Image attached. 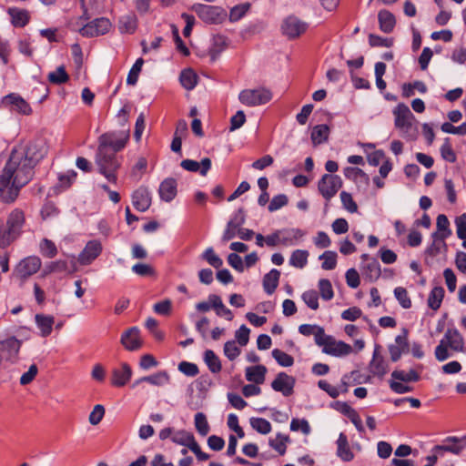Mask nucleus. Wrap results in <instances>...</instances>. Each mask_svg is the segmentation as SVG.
Segmentation results:
<instances>
[{
	"label": "nucleus",
	"mask_w": 466,
	"mask_h": 466,
	"mask_svg": "<svg viewBox=\"0 0 466 466\" xmlns=\"http://www.w3.org/2000/svg\"><path fill=\"white\" fill-rule=\"evenodd\" d=\"M444 289L442 287H434L428 297V306L433 310H437L442 302Z\"/></svg>",
	"instance_id": "4c0bfd02"
},
{
	"label": "nucleus",
	"mask_w": 466,
	"mask_h": 466,
	"mask_svg": "<svg viewBox=\"0 0 466 466\" xmlns=\"http://www.w3.org/2000/svg\"><path fill=\"white\" fill-rule=\"evenodd\" d=\"M76 177V172L74 170H69L65 174H60L58 176V187L62 189L68 188L73 181H75Z\"/></svg>",
	"instance_id": "69168bd1"
},
{
	"label": "nucleus",
	"mask_w": 466,
	"mask_h": 466,
	"mask_svg": "<svg viewBox=\"0 0 466 466\" xmlns=\"http://www.w3.org/2000/svg\"><path fill=\"white\" fill-rule=\"evenodd\" d=\"M47 79L52 84L61 85L68 81L69 76L66 72L65 66H60L56 71L48 74Z\"/></svg>",
	"instance_id": "c03bdc74"
},
{
	"label": "nucleus",
	"mask_w": 466,
	"mask_h": 466,
	"mask_svg": "<svg viewBox=\"0 0 466 466\" xmlns=\"http://www.w3.org/2000/svg\"><path fill=\"white\" fill-rule=\"evenodd\" d=\"M380 29L384 33H390L395 27L396 20L393 14L388 10H381L378 14Z\"/></svg>",
	"instance_id": "c756f323"
},
{
	"label": "nucleus",
	"mask_w": 466,
	"mask_h": 466,
	"mask_svg": "<svg viewBox=\"0 0 466 466\" xmlns=\"http://www.w3.org/2000/svg\"><path fill=\"white\" fill-rule=\"evenodd\" d=\"M461 441V439L455 437V436H450L447 437L444 440V443H452L450 444H442V445H436L432 448V452L441 453L442 455V452H451L455 455L461 454V451L464 449V446L458 445V443Z\"/></svg>",
	"instance_id": "5701e85b"
},
{
	"label": "nucleus",
	"mask_w": 466,
	"mask_h": 466,
	"mask_svg": "<svg viewBox=\"0 0 466 466\" xmlns=\"http://www.w3.org/2000/svg\"><path fill=\"white\" fill-rule=\"evenodd\" d=\"M387 368L383 357L380 354V346H376L370 364V372L373 375L382 377L387 373Z\"/></svg>",
	"instance_id": "a878e982"
},
{
	"label": "nucleus",
	"mask_w": 466,
	"mask_h": 466,
	"mask_svg": "<svg viewBox=\"0 0 466 466\" xmlns=\"http://www.w3.org/2000/svg\"><path fill=\"white\" fill-rule=\"evenodd\" d=\"M436 226L437 231L432 233V238H441V240H445L451 235V230L450 229V222L445 215L441 214L437 217Z\"/></svg>",
	"instance_id": "cd10ccee"
},
{
	"label": "nucleus",
	"mask_w": 466,
	"mask_h": 466,
	"mask_svg": "<svg viewBox=\"0 0 466 466\" xmlns=\"http://www.w3.org/2000/svg\"><path fill=\"white\" fill-rule=\"evenodd\" d=\"M441 130L444 132V133H448V134H457V135H466V123H463L461 124V126L459 127H454L451 123L450 122H444L442 125H441Z\"/></svg>",
	"instance_id": "774afa93"
},
{
	"label": "nucleus",
	"mask_w": 466,
	"mask_h": 466,
	"mask_svg": "<svg viewBox=\"0 0 466 466\" xmlns=\"http://www.w3.org/2000/svg\"><path fill=\"white\" fill-rule=\"evenodd\" d=\"M22 341L15 337H8L0 340V357L2 361L15 363L18 359Z\"/></svg>",
	"instance_id": "f8f14e48"
},
{
	"label": "nucleus",
	"mask_w": 466,
	"mask_h": 466,
	"mask_svg": "<svg viewBox=\"0 0 466 466\" xmlns=\"http://www.w3.org/2000/svg\"><path fill=\"white\" fill-rule=\"evenodd\" d=\"M179 80L184 88L191 90L197 85L198 76L192 69H185L181 72Z\"/></svg>",
	"instance_id": "a19ab883"
},
{
	"label": "nucleus",
	"mask_w": 466,
	"mask_h": 466,
	"mask_svg": "<svg viewBox=\"0 0 466 466\" xmlns=\"http://www.w3.org/2000/svg\"><path fill=\"white\" fill-rule=\"evenodd\" d=\"M301 299L311 309L316 310L319 309V296L316 290L310 289L305 291L301 295Z\"/></svg>",
	"instance_id": "6e6d98bb"
},
{
	"label": "nucleus",
	"mask_w": 466,
	"mask_h": 466,
	"mask_svg": "<svg viewBox=\"0 0 466 466\" xmlns=\"http://www.w3.org/2000/svg\"><path fill=\"white\" fill-rule=\"evenodd\" d=\"M25 222V214L21 209H14L7 217L6 228L0 239V246L5 247L17 239L22 233Z\"/></svg>",
	"instance_id": "39448f33"
},
{
	"label": "nucleus",
	"mask_w": 466,
	"mask_h": 466,
	"mask_svg": "<svg viewBox=\"0 0 466 466\" xmlns=\"http://www.w3.org/2000/svg\"><path fill=\"white\" fill-rule=\"evenodd\" d=\"M105 415L104 406L97 404L94 407L93 410L88 416V421L91 425H97Z\"/></svg>",
	"instance_id": "338daca9"
},
{
	"label": "nucleus",
	"mask_w": 466,
	"mask_h": 466,
	"mask_svg": "<svg viewBox=\"0 0 466 466\" xmlns=\"http://www.w3.org/2000/svg\"><path fill=\"white\" fill-rule=\"evenodd\" d=\"M204 360L208 370L212 373H218L221 369V362L219 358L215 354V352L211 350H207L204 353Z\"/></svg>",
	"instance_id": "ea45409f"
},
{
	"label": "nucleus",
	"mask_w": 466,
	"mask_h": 466,
	"mask_svg": "<svg viewBox=\"0 0 466 466\" xmlns=\"http://www.w3.org/2000/svg\"><path fill=\"white\" fill-rule=\"evenodd\" d=\"M137 28V18L135 15H124L119 20V30L122 33L132 34Z\"/></svg>",
	"instance_id": "a18cd8bd"
},
{
	"label": "nucleus",
	"mask_w": 466,
	"mask_h": 466,
	"mask_svg": "<svg viewBox=\"0 0 466 466\" xmlns=\"http://www.w3.org/2000/svg\"><path fill=\"white\" fill-rule=\"evenodd\" d=\"M128 139V129L120 132L106 133L99 137L98 149L108 151V148L110 147L114 152H117L126 147Z\"/></svg>",
	"instance_id": "423d86ee"
},
{
	"label": "nucleus",
	"mask_w": 466,
	"mask_h": 466,
	"mask_svg": "<svg viewBox=\"0 0 466 466\" xmlns=\"http://www.w3.org/2000/svg\"><path fill=\"white\" fill-rule=\"evenodd\" d=\"M408 350V332L403 329L402 333L395 338V343L389 346V351L392 361L400 359L402 352Z\"/></svg>",
	"instance_id": "412c9836"
},
{
	"label": "nucleus",
	"mask_w": 466,
	"mask_h": 466,
	"mask_svg": "<svg viewBox=\"0 0 466 466\" xmlns=\"http://www.w3.org/2000/svg\"><path fill=\"white\" fill-rule=\"evenodd\" d=\"M249 4H241L231 8L229 12V20L231 22H237L240 20L249 9Z\"/></svg>",
	"instance_id": "052dcab7"
},
{
	"label": "nucleus",
	"mask_w": 466,
	"mask_h": 466,
	"mask_svg": "<svg viewBox=\"0 0 466 466\" xmlns=\"http://www.w3.org/2000/svg\"><path fill=\"white\" fill-rule=\"evenodd\" d=\"M11 23L15 27H24L29 22V13L25 9L11 7L7 11Z\"/></svg>",
	"instance_id": "c85d7f7f"
},
{
	"label": "nucleus",
	"mask_w": 466,
	"mask_h": 466,
	"mask_svg": "<svg viewBox=\"0 0 466 466\" xmlns=\"http://www.w3.org/2000/svg\"><path fill=\"white\" fill-rule=\"evenodd\" d=\"M299 331L304 336L313 335L317 345L325 335L324 329L318 325L302 324L299 327Z\"/></svg>",
	"instance_id": "c9c22d12"
},
{
	"label": "nucleus",
	"mask_w": 466,
	"mask_h": 466,
	"mask_svg": "<svg viewBox=\"0 0 466 466\" xmlns=\"http://www.w3.org/2000/svg\"><path fill=\"white\" fill-rule=\"evenodd\" d=\"M102 252V245L98 240H90L78 255L77 261L81 265L91 264Z\"/></svg>",
	"instance_id": "2eb2a0df"
},
{
	"label": "nucleus",
	"mask_w": 466,
	"mask_h": 466,
	"mask_svg": "<svg viewBox=\"0 0 466 466\" xmlns=\"http://www.w3.org/2000/svg\"><path fill=\"white\" fill-rule=\"evenodd\" d=\"M46 147L43 140H36L14 147L8 161L0 174V199L13 203L20 189L33 177L34 167L46 156Z\"/></svg>",
	"instance_id": "f257e3e1"
},
{
	"label": "nucleus",
	"mask_w": 466,
	"mask_h": 466,
	"mask_svg": "<svg viewBox=\"0 0 466 466\" xmlns=\"http://www.w3.org/2000/svg\"><path fill=\"white\" fill-rule=\"evenodd\" d=\"M144 380L152 386L164 387L170 382V376L167 370H159L148 376H144Z\"/></svg>",
	"instance_id": "72a5a7b5"
},
{
	"label": "nucleus",
	"mask_w": 466,
	"mask_h": 466,
	"mask_svg": "<svg viewBox=\"0 0 466 466\" xmlns=\"http://www.w3.org/2000/svg\"><path fill=\"white\" fill-rule=\"evenodd\" d=\"M147 167V161L146 157H140L131 168L130 177L136 182L139 181L142 176L146 173Z\"/></svg>",
	"instance_id": "37998d69"
},
{
	"label": "nucleus",
	"mask_w": 466,
	"mask_h": 466,
	"mask_svg": "<svg viewBox=\"0 0 466 466\" xmlns=\"http://www.w3.org/2000/svg\"><path fill=\"white\" fill-rule=\"evenodd\" d=\"M191 10L194 11L202 21L208 24L220 23L227 15L226 11L220 6L198 3L194 4L191 6Z\"/></svg>",
	"instance_id": "6e6552de"
},
{
	"label": "nucleus",
	"mask_w": 466,
	"mask_h": 466,
	"mask_svg": "<svg viewBox=\"0 0 466 466\" xmlns=\"http://www.w3.org/2000/svg\"><path fill=\"white\" fill-rule=\"evenodd\" d=\"M394 125L400 131V136L406 139H413L415 137V130L413 128L414 116L409 106L400 103L393 109Z\"/></svg>",
	"instance_id": "20e7f679"
},
{
	"label": "nucleus",
	"mask_w": 466,
	"mask_h": 466,
	"mask_svg": "<svg viewBox=\"0 0 466 466\" xmlns=\"http://www.w3.org/2000/svg\"><path fill=\"white\" fill-rule=\"evenodd\" d=\"M120 342L127 350L134 351L139 350L143 344L139 329L137 327L127 329L122 334Z\"/></svg>",
	"instance_id": "6ab92c4d"
},
{
	"label": "nucleus",
	"mask_w": 466,
	"mask_h": 466,
	"mask_svg": "<svg viewBox=\"0 0 466 466\" xmlns=\"http://www.w3.org/2000/svg\"><path fill=\"white\" fill-rule=\"evenodd\" d=\"M309 252L307 250L297 249L292 252L289 264L295 268H302L308 262Z\"/></svg>",
	"instance_id": "79ce46f5"
},
{
	"label": "nucleus",
	"mask_w": 466,
	"mask_h": 466,
	"mask_svg": "<svg viewBox=\"0 0 466 466\" xmlns=\"http://www.w3.org/2000/svg\"><path fill=\"white\" fill-rule=\"evenodd\" d=\"M295 379L285 372H279L271 382V388L288 397L293 393Z\"/></svg>",
	"instance_id": "dca6fc26"
},
{
	"label": "nucleus",
	"mask_w": 466,
	"mask_h": 466,
	"mask_svg": "<svg viewBox=\"0 0 466 466\" xmlns=\"http://www.w3.org/2000/svg\"><path fill=\"white\" fill-rule=\"evenodd\" d=\"M239 101L247 106H258L272 99V93L265 87L244 89L238 95Z\"/></svg>",
	"instance_id": "0eeeda50"
},
{
	"label": "nucleus",
	"mask_w": 466,
	"mask_h": 466,
	"mask_svg": "<svg viewBox=\"0 0 466 466\" xmlns=\"http://www.w3.org/2000/svg\"><path fill=\"white\" fill-rule=\"evenodd\" d=\"M391 378L402 382H410L418 381L420 380V375L413 370H410L409 372H405L404 370H394L391 373Z\"/></svg>",
	"instance_id": "09e8293b"
},
{
	"label": "nucleus",
	"mask_w": 466,
	"mask_h": 466,
	"mask_svg": "<svg viewBox=\"0 0 466 466\" xmlns=\"http://www.w3.org/2000/svg\"><path fill=\"white\" fill-rule=\"evenodd\" d=\"M288 197L285 194H279L272 198L268 208V211L274 212L285 207L288 204Z\"/></svg>",
	"instance_id": "0e129e2a"
},
{
	"label": "nucleus",
	"mask_w": 466,
	"mask_h": 466,
	"mask_svg": "<svg viewBox=\"0 0 466 466\" xmlns=\"http://www.w3.org/2000/svg\"><path fill=\"white\" fill-rule=\"evenodd\" d=\"M202 258L216 268H220L223 264L222 259L215 253L212 248H207L203 253Z\"/></svg>",
	"instance_id": "680f3d73"
},
{
	"label": "nucleus",
	"mask_w": 466,
	"mask_h": 466,
	"mask_svg": "<svg viewBox=\"0 0 466 466\" xmlns=\"http://www.w3.org/2000/svg\"><path fill=\"white\" fill-rule=\"evenodd\" d=\"M329 134V128L327 125H318L313 127L311 132V140L314 145H319L327 141Z\"/></svg>",
	"instance_id": "58836bf2"
},
{
	"label": "nucleus",
	"mask_w": 466,
	"mask_h": 466,
	"mask_svg": "<svg viewBox=\"0 0 466 466\" xmlns=\"http://www.w3.org/2000/svg\"><path fill=\"white\" fill-rule=\"evenodd\" d=\"M3 103L10 106L11 111L19 114L27 116L32 112L30 105L21 96L15 93L5 96L3 99Z\"/></svg>",
	"instance_id": "f3484780"
},
{
	"label": "nucleus",
	"mask_w": 466,
	"mask_h": 466,
	"mask_svg": "<svg viewBox=\"0 0 466 466\" xmlns=\"http://www.w3.org/2000/svg\"><path fill=\"white\" fill-rule=\"evenodd\" d=\"M42 262L37 256H29L23 258L15 267V276L25 280L30 276L35 274L41 268Z\"/></svg>",
	"instance_id": "9b49d317"
},
{
	"label": "nucleus",
	"mask_w": 466,
	"mask_h": 466,
	"mask_svg": "<svg viewBox=\"0 0 466 466\" xmlns=\"http://www.w3.org/2000/svg\"><path fill=\"white\" fill-rule=\"evenodd\" d=\"M307 28L308 25L306 23L293 15L287 17L281 25L283 35L289 39L299 37L300 35L306 32Z\"/></svg>",
	"instance_id": "4468645a"
},
{
	"label": "nucleus",
	"mask_w": 466,
	"mask_h": 466,
	"mask_svg": "<svg viewBox=\"0 0 466 466\" xmlns=\"http://www.w3.org/2000/svg\"><path fill=\"white\" fill-rule=\"evenodd\" d=\"M454 352H466L464 339L457 329H448L435 349V358L439 361H444L451 357L448 350Z\"/></svg>",
	"instance_id": "f03ea898"
},
{
	"label": "nucleus",
	"mask_w": 466,
	"mask_h": 466,
	"mask_svg": "<svg viewBox=\"0 0 466 466\" xmlns=\"http://www.w3.org/2000/svg\"><path fill=\"white\" fill-rule=\"evenodd\" d=\"M361 259H362V265H361L362 274L370 281L377 280L380 278V273H381L380 265L379 261L374 258H370L368 254H363L361 256Z\"/></svg>",
	"instance_id": "a211bd4d"
},
{
	"label": "nucleus",
	"mask_w": 466,
	"mask_h": 466,
	"mask_svg": "<svg viewBox=\"0 0 466 466\" xmlns=\"http://www.w3.org/2000/svg\"><path fill=\"white\" fill-rule=\"evenodd\" d=\"M280 277V272L273 268L268 273H267L263 278V288L266 293L271 295L279 285V280Z\"/></svg>",
	"instance_id": "473e14b6"
},
{
	"label": "nucleus",
	"mask_w": 466,
	"mask_h": 466,
	"mask_svg": "<svg viewBox=\"0 0 466 466\" xmlns=\"http://www.w3.org/2000/svg\"><path fill=\"white\" fill-rule=\"evenodd\" d=\"M35 322L43 337H47L52 332L55 319L52 316L39 315L35 316Z\"/></svg>",
	"instance_id": "e433bc0d"
},
{
	"label": "nucleus",
	"mask_w": 466,
	"mask_h": 466,
	"mask_svg": "<svg viewBox=\"0 0 466 466\" xmlns=\"http://www.w3.org/2000/svg\"><path fill=\"white\" fill-rule=\"evenodd\" d=\"M241 353L235 340L227 341L224 345V354L229 360H236Z\"/></svg>",
	"instance_id": "13d9d810"
},
{
	"label": "nucleus",
	"mask_w": 466,
	"mask_h": 466,
	"mask_svg": "<svg viewBox=\"0 0 466 466\" xmlns=\"http://www.w3.org/2000/svg\"><path fill=\"white\" fill-rule=\"evenodd\" d=\"M250 426L260 434H268L271 431V424L263 418H251L249 420Z\"/></svg>",
	"instance_id": "49530a36"
},
{
	"label": "nucleus",
	"mask_w": 466,
	"mask_h": 466,
	"mask_svg": "<svg viewBox=\"0 0 466 466\" xmlns=\"http://www.w3.org/2000/svg\"><path fill=\"white\" fill-rule=\"evenodd\" d=\"M344 175L347 178L352 180L364 179L366 182L369 181V177L364 173L363 170L358 167H348L344 169Z\"/></svg>",
	"instance_id": "e2e57ef3"
},
{
	"label": "nucleus",
	"mask_w": 466,
	"mask_h": 466,
	"mask_svg": "<svg viewBox=\"0 0 466 466\" xmlns=\"http://www.w3.org/2000/svg\"><path fill=\"white\" fill-rule=\"evenodd\" d=\"M132 377V369L127 363H122L112 371L111 383L116 387L125 386Z\"/></svg>",
	"instance_id": "4be33fe9"
},
{
	"label": "nucleus",
	"mask_w": 466,
	"mask_h": 466,
	"mask_svg": "<svg viewBox=\"0 0 466 466\" xmlns=\"http://www.w3.org/2000/svg\"><path fill=\"white\" fill-rule=\"evenodd\" d=\"M158 193L162 200L171 201L177 195V181L171 177L166 178L161 182Z\"/></svg>",
	"instance_id": "393cba45"
},
{
	"label": "nucleus",
	"mask_w": 466,
	"mask_h": 466,
	"mask_svg": "<svg viewBox=\"0 0 466 466\" xmlns=\"http://www.w3.org/2000/svg\"><path fill=\"white\" fill-rule=\"evenodd\" d=\"M180 166L185 170H187V171H190V172H198V171H199V173L202 176H206L208 171L211 167V160L208 157H205V158H203L201 160L200 163H198L196 160L184 159V160H182Z\"/></svg>",
	"instance_id": "b1692460"
},
{
	"label": "nucleus",
	"mask_w": 466,
	"mask_h": 466,
	"mask_svg": "<svg viewBox=\"0 0 466 466\" xmlns=\"http://www.w3.org/2000/svg\"><path fill=\"white\" fill-rule=\"evenodd\" d=\"M318 346L322 347V351L335 357H344L352 352L350 345L336 340L332 336L325 334Z\"/></svg>",
	"instance_id": "1a4fd4ad"
},
{
	"label": "nucleus",
	"mask_w": 466,
	"mask_h": 466,
	"mask_svg": "<svg viewBox=\"0 0 466 466\" xmlns=\"http://www.w3.org/2000/svg\"><path fill=\"white\" fill-rule=\"evenodd\" d=\"M319 258L322 260L321 268L325 270H331L337 265V253L334 251H325Z\"/></svg>",
	"instance_id": "3c124183"
},
{
	"label": "nucleus",
	"mask_w": 466,
	"mask_h": 466,
	"mask_svg": "<svg viewBox=\"0 0 466 466\" xmlns=\"http://www.w3.org/2000/svg\"><path fill=\"white\" fill-rule=\"evenodd\" d=\"M272 357L282 367H290L294 363V359L292 356L289 355L288 353L279 349H275L272 350Z\"/></svg>",
	"instance_id": "5fc2aeb1"
},
{
	"label": "nucleus",
	"mask_w": 466,
	"mask_h": 466,
	"mask_svg": "<svg viewBox=\"0 0 466 466\" xmlns=\"http://www.w3.org/2000/svg\"><path fill=\"white\" fill-rule=\"evenodd\" d=\"M337 455L344 461H350L354 455L350 449L348 438L344 433H340L337 441Z\"/></svg>",
	"instance_id": "7c9ffc66"
},
{
	"label": "nucleus",
	"mask_w": 466,
	"mask_h": 466,
	"mask_svg": "<svg viewBox=\"0 0 466 466\" xmlns=\"http://www.w3.org/2000/svg\"><path fill=\"white\" fill-rule=\"evenodd\" d=\"M267 373V369L263 365H257L252 367H248L246 369V379L256 384H261L265 380V375Z\"/></svg>",
	"instance_id": "2f4dec72"
},
{
	"label": "nucleus",
	"mask_w": 466,
	"mask_h": 466,
	"mask_svg": "<svg viewBox=\"0 0 466 466\" xmlns=\"http://www.w3.org/2000/svg\"><path fill=\"white\" fill-rule=\"evenodd\" d=\"M281 245L293 246L298 244L306 235V232L299 228H289L280 231Z\"/></svg>",
	"instance_id": "bb28decb"
},
{
	"label": "nucleus",
	"mask_w": 466,
	"mask_h": 466,
	"mask_svg": "<svg viewBox=\"0 0 466 466\" xmlns=\"http://www.w3.org/2000/svg\"><path fill=\"white\" fill-rule=\"evenodd\" d=\"M319 289L320 296L325 300H329L333 298L334 292L331 283L329 279H322L319 281Z\"/></svg>",
	"instance_id": "bf43d9fd"
},
{
	"label": "nucleus",
	"mask_w": 466,
	"mask_h": 466,
	"mask_svg": "<svg viewBox=\"0 0 466 466\" xmlns=\"http://www.w3.org/2000/svg\"><path fill=\"white\" fill-rule=\"evenodd\" d=\"M171 441L178 445H182L187 447L190 450V447L196 442L194 435L187 431L181 430L174 432L171 437Z\"/></svg>",
	"instance_id": "f704fd0d"
},
{
	"label": "nucleus",
	"mask_w": 466,
	"mask_h": 466,
	"mask_svg": "<svg viewBox=\"0 0 466 466\" xmlns=\"http://www.w3.org/2000/svg\"><path fill=\"white\" fill-rule=\"evenodd\" d=\"M111 28V22L106 17L94 19L90 23L78 29L81 35L86 37H95L105 35Z\"/></svg>",
	"instance_id": "ddd939ff"
},
{
	"label": "nucleus",
	"mask_w": 466,
	"mask_h": 466,
	"mask_svg": "<svg viewBox=\"0 0 466 466\" xmlns=\"http://www.w3.org/2000/svg\"><path fill=\"white\" fill-rule=\"evenodd\" d=\"M132 204L139 212L147 211L151 206V195L147 187L142 186L132 194Z\"/></svg>",
	"instance_id": "aec40b11"
},
{
	"label": "nucleus",
	"mask_w": 466,
	"mask_h": 466,
	"mask_svg": "<svg viewBox=\"0 0 466 466\" xmlns=\"http://www.w3.org/2000/svg\"><path fill=\"white\" fill-rule=\"evenodd\" d=\"M39 249L43 256L52 258L56 256L57 248L56 244L48 239L43 238L39 244Z\"/></svg>",
	"instance_id": "8fccbe9b"
},
{
	"label": "nucleus",
	"mask_w": 466,
	"mask_h": 466,
	"mask_svg": "<svg viewBox=\"0 0 466 466\" xmlns=\"http://www.w3.org/2000/svg\"><path fill=\"white\" fill-rule=\"evenodd\" d=\"M342 180L338 175L325 174L318 182V189L321 196L329 201L339 190Z\"/></svg>",
	"instance_id": "9d476101"
},
{
	"label": "nucleus",
	"mask_w": 466,
	"mask_h": 466,
	"mask_svg": "<svg viewBox=\"0 0 466 466\" xmlns=\"http://www.w3.org/2000/svg\"><path fill=\"white\" fill-rule=\"evenodd\" d=\"M289 441V436L278 433L275 439L269 440V445L280 455L285 454L287 442Z\"/></svg>",
	"instance_id": "de8ad7c7"
},
{
	"label": "nucleus",
	"mask_w": 466,
	"mask_h": 466,
	"mask_svg": "<svg viewBox=\"0 0 466 466\" xmlns=\"http://www.w3.org/2000/svg\"><path fill=\"white\" fill-rule=\"evenodd\" d=\"M195 427L198 431V432L201 435V436H206L208 435V433L209 432V425H208V420H207V417L204 413L202 412H198L196 415H195Z\"/></svg>",
	"instance_id": "864d4df0"
},
{
	"label": "nucleus",
	"mask_w": 466,
	"mask_h": 466,
	"mask_svg": "<svg viewBox=\"0 0 466 466\" xmlns=\"http://www.w3.org/2000/svg\"><path fill=\"white\" fill-rule=\"evenodd\" d=\"M144 64V60L142 58L137 59L133 66L131 67L127 77V83L128 85H135L137 82L139 73L141 72L142 66Z\"/></svg>",
	"instance_id": "4d7b16f0"
},
{
	"label": "nucleus",
	"mask_w": 466,
	"mask_h": 466,
	"mask_svg": "<svg viewBox=\"0 0 466 466\" xmlns=\"http://www.w3.org/2000/svg\"><path fill=\"white\" fill-rule=\"evenodd\" d=\"M96 164L98 172L103 175L110 183H117V170L121 167V162L117 159L115 153L97 149L96 156Z\"/></svg>",
	"instance_id": "7ed1b4c3"
},
{
	"label": "nucleus",
	"mask_w": 466,
	"mask_h": 466,
	"mask_svg": "<svg viewBox=\"0 0 466 466\" xmlns=\"http://www.w3.org/2000/svg\"><path fill=\"white\" fill-rule=\"evenodd\" d=\"M394 296L403 309H408L411 307V300L405 288H395Z\"/></svg>",
	"instance_id": "603ef678"
}]
</instances>
